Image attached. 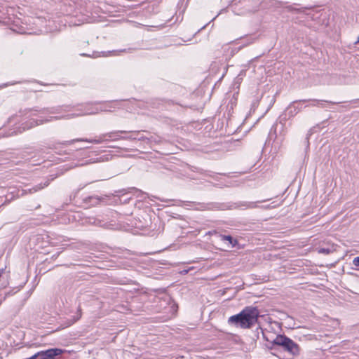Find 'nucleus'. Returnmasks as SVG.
Listing matches in <instances>:
<instances>
[{"mask_svg": "<svg viewBox=\"0 0 359 359\" xmlns=\"http://www.w3.org/2000/svg\"><path fill=\"white\" fill-rule=\"evenodd\" d=\"M269 201L262 200L257 202L239 201L236 203H196L187 201V205L198 210H226L234 209H253L258 207L257 203Z\"/></svg>", "mask_w": 359, "mask_h": 359, "instance_id": "obj_1", "label": "nucleus"}, {"mask_svg": "<svg viewBox=\"0 0 359 359\" xmlns=\"http://www.w3.org/2000/svg\"><path fill=\"white\" fill-rule=\"evenodd\" d=\"M260 313L257 307L249 306L245 307L240 313L230 316L228 323L237 327L250 329L255 324H259Z\"/></svg>", "mask_w": 359, "mask_h": 359, "instance_id": "obj_2", "label": "nucleus"}, {"mask_svg": "<svg viewBox=\"0 0 359 359\" xmlns=\"http://www.w3.org/2000/svg\"><path fill=\"white\" fill-rule=\"evenodd\" d=\"M257 329L261 330L264 339L271 344V346L269 347V348L272 349L274 346H277L282 347L285 351L287 352L292 357L298 356L300 354L299 346L286 335L277 334L273 340H270L259 325Z\"/></svg>", "mask_w": 359, "mask_h": 359, "instance_id": "obj_3", "label": "nucleus"}, {"mask_svg": "<svg viewBox=\"0 0 359 359\" xmlns=\"http://www.w3.org/2000/svg\"><path fill=\"white\" fill-rule=\"evenodd\" d=\"M129 133H133L132 131L127 130H113L106 133L100 134L97 137L94 139H76L72 140L69 142L70 144L74 142H86L93 144H102L104 142H108L110 141H118L121 140V134H129Z\"/></svg>", "mask_w": 359, "mask_h": 359, "instance_id": "obj_4", "label": "nucleus"}, {"mask_svg": "<svg viewBox=\"0 0 359 359\" xmlns=\"http://www.w3.org/2000/svg\"><path fill=\"white\" fill-rule=\"evenodd\" d=\"M53 179H54V177H51V179H48L44 182H43V183L41 182V183H40V184H39L37 185H35V186H34L33 187H32L30 189H22L21 190L22 193H21L20 196H23V195L27 194H33V193H35V192H36V191H38L39 190L43 189V188L48 187L49 185L50 181L53 180ZM19 192H20V191H18V193H17V194L15 196L13 194V192H11L10 198H8V196H6V200L3 203L2 205H4L6 203L13 201L15 198L20 197Z\"/></svg>", "mask_w": 359, "mask_h": 359, "instance_id": "obj_5", "label": "nucleus"}, {"mask_svg": "<svg viewBox=\"0 0 359 359\" xmlns=\"http://www.w3.org/2000/svg\"><path fill=\"white\" fill-rule=\"evenodd\" d=\"M64 351L58 348H50L37 352L38 359H55L57 356L63 353Z\"/></svg>", "mask_w": 359, "mask_h": 359, "instance_id": "obj_6", "label": "nucleus"}, {"mask_svg": "<svg viewBox=\"0 0 359 359\" xmlns=\"http://www.w3.org/2000/svg\"><path fill=\"white\" fill-rule=\"evenodd\" d=\"M300 101H302V102H309L308 105H306L304 107H318L324 108L325 107V103L332 104H337L341 103L342 102H332L329 100H318V99H304L300 100Z\"/></svg>", "mask_w": 359, "mask_h": 359, "instance_id": "obj_7", "label": "nucleus"}, {"mask_svg": "<svg viewBox=\"0 0 359 359\" xmlns=\"http://www.w3.org/2000/svg\"><path fill=\"white\" fill-rule=\"evenodd\" d=\"M301 102L302 101H300V100L292 102L285 110V116L291 118L297 115L302 109V107L300 106Z\"/></svg>", "mask_w": 359, "mask_h": 359, "instance_id": "obj_8", "label": "nucleus"}, {"mask_svg": "<svg viewBox=\"0 0 359 359\" xmlns=\"http://www.w3.org/2000/svg\"><path fill=\"white\" fill-rule=\"evenodd\" d=\"M271 6L275 7H285V9L289 12H296V13H302L306 9V8H295L293 6H286L287 2L279 1L277 0H271L270 1Z\"/></svg>", "mask_w": 359, "mask_h": 359, "instance_id": "obj_9", "label": "nucleus"}, {"mask_svg": "<svg viewBox=\"0 0 359 359\" xmlns=\"http://www.w3.org/2000/svg\"><path fill=\"white\" fill-rule=\"evenodd\" d=\"M105 200V198L100 197L97 195L86 196L83 198V201L85 204L94 206L100 204Z\"/></svg>", "mask_w": 359, "mask_h": 359, "instance_id": "obj_10", "label": "nucleus"}, {"mask_svg": "<svg viewBox=\"0 0 359 359\" xmlns=\"http://www.w3.org/2000/svg\"><path fill=\"white\" fill-rule=\"evenodd\" d=\"M219 237L222 241L226 243V245L229 248H233L238 245V240L231 235L219 234Z\"/></svg>", "mask_w": 359, "mask_h": 359, "instance_id": "obj_11", "label": "nucleus"}, {"mask_svg": "<svg viewBox=\"0 0 359 359\" xmlns=\"http://www.w3.org/2000/svg\"><path fill=\"white\" fill-rule=\"evenodd\" d=\"M82 224H90L98 226H102L105 224L104 222L95 217H86L82 219Z\"/></svg>", "mask_w": 359, "mask_h": 359, "instance_id": "obj_12", "label": "nucleus"}, {"mask_svg": "<svg viewBox=\"0 0 359 359\" xmlns=\"http://www.w3.org/2000/svg\"><path fill=\"white\" fill-rule=\"evenodd\" d=\"M81 309L80 306H78L77 312L75 316H72L71 318L67 319L63 324V328L64 327H68L71 325H72L74 323H75L76 321H78L81 318Z\"/></svg>", "mask_w": 359, "mask_h": 359, "instance_id": "obj_13", "label": "nucleus"}, {"mask_svg": "<svg viewBox=\"0 0 359 359\" xmlns=\"http://www.w3.org/2000/svg\"><path fill=\"white\" fill-rule=\"evenodd\" d=\"M132 134L137 135V140L139 141H147V143H151V142H158V141L154 138L153 136H151L150 137H147L144 135H140V131L135 130L132 131Z\"/></svg>", "mask_w": 359, "mask_h": 359, "instance_id": "obj_14", "label": "nucleus"}, {"mask_svg": "<svg viewBox=\"0 0 359 359\" xmlns=\"http://www.w3.org/2000/svg\"><path fill=\"white\" fill-rule=\"evenodd\" d=\"M8 284L7 275L5 273L4 269L0 270V289L4 288Z\"/></svg>", "mask_w": 359, "mask_h": 359, "instance_id": "obj_15", "label": "nucleus"}, {"mask_svg": "<svg viewBox=\"0 0 359 359\" xmlns=\"http://www.w3.org/2000/svg\"><path fill=\"white\" fill-rule=\"evenodd\" d=\"M80 55L83 57H89L93 58H97L100 56L106 57L108 55V54L105 52H97V51H93L92 54H87V53H81Z\"/></svg>", "mask_w": 359, "mask_h": 359, "instance_id": "obj_16", "label": "nucleus"}, {"mask_svg": "<svg viewBox=\"0 0 359 359\" xmlns=\"http://www.w3.org/2000/svg\"><path fill=\"white\" fill-rule=\"evenodd\" d=\"M129 193H132L134 195H135L137 198H144V195H147L144 191L135 188V187H131L129 189L128 191Z\"/></svg>", "mask_w": 359, "mask_h": 359, "instance_id": "obj_17", "label": "nucleus"}, {"mask_svg": "<svg viewBox=\"0 0 359 359\" xmlns=\"http://www.w3.org/2000/svg\"><path fill=\"white\" fill-rule=\"evenodd\" d=\"M314 130H315V127L311 128L309 129V130L308 131V133L306 134V149L309 148V138L312 135V134L314 133Z\"/></svg>", "mask_w": 359, "mask_h": 359, "instance_id": "obj_18", "label": "nucleus"}, {"mask_svg": "<svg viewBox=\"0 0 359 359\" xmlns=\"http://www.w3.org/2000/svg\"><path fill=\"white\" fill-rule=\"evenodd\" d=\"M332 252V250L330 248H318V252L320 254L330 255Z\"/></svg>", "mask_w": 359, "mask_h": 359, "instance_id": "obj_19", "label": "nucleus"}, {"mask_svg": "<svg viewBox=\"0 0 359 359\" xmlns=\"http://www.w3.org/2000/svg\"><path fill=\"white\" fill-rule=\"evenodd\" d=\"M29 124V126H27V124H26V126L23 127V130H26V129L31 128H32V127H34L35 126H37L38 123H37V121L32 120V121H30Z\"/></svg>", "mask_w": 359, "mask_h": 359, "instance_id": "obj_20", "label": "nucleus"}, {"mask_svg": "<svg viewBox=\"0 0 359 359\" xmlns=\"http://www.w3.org/2000/svg\"><path fill=\"white\" fill-rule=\"evenodd\" d=\"M85 186L86 185H83V186L79 187V189H77L75 191H74V193L70 195V199L72 200V198H74L76 197V196L77 195V194L80 191V190H81L83 188H84Z\"/></svg>", "mask_w": 359, "mask_h": 359, "instance_id": "obj_21", "label": "nucleus"}, {"mask_svg": "<svg viewBox=\"0 0 359 359\" xmlns=\"http://www.w3.org/2000/svg\"><path fill=\"white\" fill-rule=\"evenodd\" d=\"M156 222L159 224L158 229H157L158 233H159L163 231L164 224H162L161 221L158 218L157 219Z\"/></svg>", "mask_w": 359, "mask_h": 359, "instance_id": "obj_22", "label": "nucleus"}, {"mask_svg": "<svg viewBox=\"0 0 359 359\" xmlns=\"http://www.w3.org/2000/svg\"><path fill=\"white\" fill-rule=\"evenodd\" d=\"M136 48H128L127 49H123L120 50V52H124V53H133V51L136 50Z\"/></svg>", "mask_w": 359, "mask_h": 359, "instance_id": "obj_23", "label": "nucleus"}, {"mask_svg": "<svg viewBox=\"0 0 359 359\" xmlns=\"http://www.w3.org/2000/svg\"><path fill=\"white\" fill-rule=\"evenodd\" d=\"M353 264L356 267L359 266V256L353 259Z\"/></svg>", "mask_w": 359, "mask_h": 359, "instance_id": "obj_24", "label": "nucleus"}, {"mask_svg": "<svg viewBox=\"0 0 359 359\" xmlns=\"http://www.w3.org/2000/svg\"><path fill=\"white\" fill-rule=\"evenodd\" d=\"M130 134H131V135H129V137H130V138H129V140H137V135H136V136H134V135H133L134 134H132V133H130Z\"/></svg>", "mask_w": 359, "mask_h": 359, "instance_id": "obj_25", "label": "nucleus"}, {"mask_svg": "<svg viewBox=\"0 0 359 359\" xmlns=\"http://www.w3.org/2000/svg\"><path fill=\"white\" fill-rule=\"evenodd\" d=\"M129 138H130L129 137V135H125V136L121 135V140H129Z\"/></svg>", "mask_w": 359, "mask_h": 359, "instance_id": "obj_26", "label": "nucleus"}, {"mask_svg": "<svg viewBox=\"0 0 359 359\" xmlns=\"http://www.w3.org/2000/svg\"><path fill=\"white\" fill-rule=\"evenodd\" d=\"M235 52H236V50L232 49V50H231V53H230V54H229V57H231V56H233V55L235 54Z\"/></svg>", "mask_w": 359, "mask_h": 359, "instance_id": "obj_27", "label": "nucleus"}, {"mask_svg": "<svg viewBox=\"0 0 359 359\" xmlns=\"http://www.w3.org/2000/svg\"><path fill=\"white\" fill-rule=\"evenodd\" d=\"M18 83V82H13V83H5V84H4V87H6V86H9V85H14V84H15V83Z\"/></svg>", "mask_w": 359, "mask_h": 359, "instance_id": "obj_28", "label": "nucleus"}, {"mask_svg": "<svg viewBox=\"0 0 359 359\" xmlns=\"http://www.w3.org/2000/svg\"><path fill=\"white\" fill-rule=\"evenodd\" d=\"M224 48L225 50H229L230 49V48L228 46H224Z\"/></svg>", "mask_w": 359, "mask_h": 359, "instance_id": "obj_29", "label": "nucleus"}, {"mask_svg": "<svg viewBox=\"0 0 359 359\" xmlns=\"http://www.w3.org/2000/svg\"><path fill=\"white\" fill-rule=\"evenodd\" d=\"M252 43H253V40L250 39V41H249L247 44H251Z\"/></svg>", "mask_w": 359, "mask_h": 359, "instance_id": "obj_30", "label": "nucleus"}, {"mask_svg": "<svg viewBox=\"0 0 359 359\" xmlns=\"http://www.w3.org/2000/svg\"><path fill=\"white\" fill-rule=\"evenodd\" d=\"M355 43H359V36H358V40H357V41L355 42Z\"/></svg>", "mask_w": 359, "mask_h": 359, "instance_id": "obj_31", "label": "nucleus"}]
</instances>
